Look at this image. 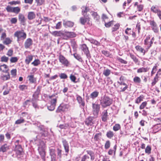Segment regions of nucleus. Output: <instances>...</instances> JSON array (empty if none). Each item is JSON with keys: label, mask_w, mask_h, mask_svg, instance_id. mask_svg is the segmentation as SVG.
Segmentation results:
<instances>
[{"label": "nucleus", "mask_w": 161, "mask_h": 161, "mask_svg": "<svg viewBox=\"0 0 161 161\" xmlns=\"http://www.w3.org/2000/svg\"><path fill=\"white\" fill-rule=\"evenodd\" d=\"M14 36L17 38V41L19 43L24 41L26 39L27 34L24 30H18L14 32Z\"/></svg>", "instance_id": "obj_1"}, {"label": "nucleus", "mask_w": 161, "mask_h": 161, "mask_svg": "<svg viewBox=\"0 0 161 161\" xmlns=\"http://www.w3.org/2000/svg\"><path fill=\"white\" fill-rule=\"evenodd\" d=\"M38 150L40 155L41 157L42 158L43 160H45L46 153L45 149L46 148L45 144L44 142L41 141L39 144L38 145Z\"/></svg>", "instance_id": "obj_2"}, {"label": "nucleus", "mask_w": 161, "mask_h": 161, "mask_svg": "<svg viewBox=\"0 0 161 161\" xmlns=\"http://www.w3.org/2000/svg\"><path fill=\"white\" fill-rule=\"evenodd\" d=\"M112 99L106 96H104L102 97L100 100V104L104 108L112 104Z\"/></svg>", "instance_id": "obj_3"}, {"label": "nucleus", "mask_w": 161, "mask_h": 161, "mask_svg": "<svg viewBox=\"0 0 161 161\" xmlns=\"http://www.w3.org/2000/svg\"><path fill=\"white\" fill-rule=\"evenodd\" d=\"M58 97V96L54 94L49 96V98L51 99L50 104V105L47 106V108L49 110L52 111L54 109Z\"/></svg>", "instance_id": "obj_4"}, {"label": "nucleus", "mask_w": 161, "mask_h": 161, "mask_svg": "<svg viewBox=\"0 0 161 161\" xmlns=\"http://www.w3.org/2000/svg\"><path fill=\"white\" fill-rule=\"evenodd\" d=\"M59 61L62 64L66 67L69 66V62L62 55L60 54L58 57Z\"/></svg>", "instance_id": "obj_5"}, {"label": "nucleus", "mask_w": 161, "mask_h": 161, "mask_svg": "<svg viewBox=\"0 0 161 161\" xmlns=\"http://www.w3.org/2000/svg\"><path fill=\"white\" fill-rule=\"evenodd\" d=\"M93 114L96 117H97L98 114L100 106V104L93 103L92 104Z\"/></svg>", "instance_id": "obj_6"}, {"label": "nucleus", "mask_w": 161, "mask_h": 161, "mask_svg": "<svg viewBox=\"0 0 161 161\" xmlns=\"http://www.w3.org/2000/svg\"><path fill=\"white\" fill-rule=\"evenodd\" d=\"M96 119L95 117L90 116L87 118L85 121V124L87 126H92L95 123Z\"/></svg>", "instance_id": "obj_7"}, {"label": "nucleus", "mask_w": 161, "mask_h": 161, "mask_svg": "<svg viewBox=\"0 0 161 161\" xmlns=\"http://www.w3.org/2000/svg\"><path fill=\"white\" fill-rule=\"evenodd\" d=\"M82 50L83 51L84 53L86 54V57L89 59L91 58V56L90 54L88 48L86 44H83L81 46Z\"/></svg>", "instance_id": "obj_8"}, {"label": "nucleus", "mask_w": 161, "mask_h": 161, "mask_svg": "<svg viewBox=\"0 0 161 161\" xmlns=\"http://www.w3.org/2000/svg\"><path fill=\"white\" fill-rule=\"evenodd\" d=\"M33 44V41L30 38H27L25 42L24 46L25 49L30 48Z\"/></svg>", "instance_id": "obj_9"}, {"label": "nucleus", "mask_w": 161, "mask_h": 161, "mask_svg": "<svg viewBox=\"0 0 161 161\" xmlns=\"http://www.w3.org/2000/svg\"><path fill=\"white\" fill-rule=\"evenodd\" d=\"M90 18L88 16H84L83 17H80V23L82 25H85L86 23L89 25H90L91 24L90 23Z\"/></svg>", "instance_id": "obj_10"}, {"label": "nucleus", "mask_w": 161, "mask_h": 161, "mask_svg": "<svg viewBox=\"0 0 161 161\" xmlns=\"http://www.w3.org/2000/svg\"><path fill=\"white\" fill-rule=\"evenodd\" d=\"M49 151L52 161H55L56 157L55 149L53 148H50Z\"/></svg>", "instance_id": "obj_11"}, {"label": "nucleus", "mask_w": 161, "mask_h": 161, "mask_svg": "<svg viewBox=\"0 0 161 161\" xmlns=\"http://www.w3.org/2000/svg\"><path fill=\"white\" fill-rule=\"evenodd\" d=\"M117 82L119 84V87L121 89L120 91L121 92L125 91L128 87V86L125 83L124 81H118Z\"/></svg>", "instance_id": "obj_12"}, {"label": "nucleus", "mask_w": 161, "mask_h": 161, "mask_svg": "<svg viewBox=\"0 0 161 161\" xmlns=\"http://www.w3.org/2000/svg\"><path fill=\"white\" fill-rule=\"evenodd\" d=\"M76 99L78 103L80 104V107H81V108L84 109V107L85 106V103L81 97L79 95H77Z\"/></svg>", "instance_id": "obj_13"}, {"label": "nucleus", "mask_w": 161, "mask_h": 161, "mask_svg": "<svg viewBox=\"0 0 161 161\" xmlns=\"http://www.w3.org/2000/svg\"><path fill=\"white\" fill-rule=\"evenodd\" d=\"M42 88V86H39L37 87L36 91L35 92L33 95V98H32L36 99L38 98V95L40 93Z\"/></svg>", "instance_id": "obj_14"}, {"label": "nucleus", "mask_w": 161, "mask_h": 161, "mask_svg": "<svg viewBox=\"0 0 161 161\" xmlns=\"http://www.w3.org/2000/svg\"><path fill=\"white\" fill-rule=\"evenodd\" d=\"M62 143L63 146L64 147L65 152L66 153V155H67L69 151V146L68 142L65 139H63L62 140Z\"/></svg>", "instance_id": "obj_15"}, {"label": "nucleus", "mask_w": 161, "mask_h": 161, "mask_svg": "<svg viewBox=\"0 0 161 161\" xmlns=\"http://www.w3.org/2000/svg\"><path fill=\"white\" fill-rule=\"evenodd\" d=\"M101 119L103 122L106 121L108 119V115L107 110H104L101 114Z\"/></svg>", "instance_id": "obj_16"}, {"label": "nucleus", "mask_w": 161, "mask_h": 161, "mask_svg": "<svg viewBox=\"0 0 161 161\" xmlns=\"http://www.w3.org/2000/svg\"><path fill=\"white\" fill-rule=\"evenodd\" d=\"M10 149V146L7 143L2 145L0 147V152L4 153Z\"/></svg>", "instance_id": "obj_17"}, {"label": "nucleus", "mask_w": 161, "mask_h": 161, "mask_svg": "<svg viewBox=\"0 0 161 161\" xmlns=\"http://www.w3.org/2000/svg\"><path fill=\"white\" fill-rule=\"evenodd\" d=\"M38 129L40 131V133L42 136L45 137L47 136V132L44 129L43 127L39 126L38 127Z\"/></svg>", "instance_id": "obj_18"}, {"label": "nucleus", "mask_w": 161, "mask_h": 161, "mask_svg": "<svg viewBox=\"0 0 161 161\" xmlns=\"http://www.w3.org/2000/svg\"><path fill=\"white\" fill-rule=\"evenodd\" d=\"M15 150L17 156L21 154L22 151V148L20 145H19L15 146Z\"/></svg>", "instance_id": "obj_19"}, {"label": "nucleus", "mask_w": 161, "mask_h": 161, "mask_svg": "<svg viewBox=\"0 0 161 161\" xmlns=\"http://www.w3.org/2000/svg\"><path fill=\"white\" fill-rule=\"evenodd\" d=\"M18 19L21 24L24 25L26 19L24 15L21 13H19L18 15Z\"/></svg>", "instance_id": "obj_20"}, {"label": "nucleus", "mask_w": 161, "mask_h": 161, "mask_svg": "<svg viewBox=\"0 0 161 161\" xmlns=\"http://www.w3.org/2000/svg\"><path fill=\"white\" fill-rule=\"evenodd\" d=\"M36 15L34 12L31 11L28 13L27 15L28 19L29 20H32L36 18Z\"/></svg>", "instance_id": "obj_21"}, {"label": "nucleus", "mask_w": 161, "mask_h": 161, "mask_svg": "<svg viewBox=\"0 0 161 161\" xmlns=\"http://www.w3.org/2000/svg\"><path fill=\"white\" fill-rule=\"evenodd\" d=\"M33 57V56L31 54L27 55L26 57L25 60V63L27 65H28L32 61Z\"/></svg>", "instance_id": "obj_22"}, {"label": "nucleus", "mask_w": 161, "mask_h": 161, "mask_svg": "<svg viewBox=\"0 0 161 161\" xmlns=\"http://www.w3.org/2000/svg\"><path fill=\"white\" fill-rule=\"evenodd\" d=\"M82 14L84 16H85L86 14V13L89 11V9L88 7L86 6H83L82 8Z\"/></svg>", "instance_id": "obj_23"}, {"label": "nucleus", "mask_w": 161, "mask_h": 161, "mask_svg": "<svg viewBox=\"0 0 161 161\" xmlns=\"http://www.w3.org/2000/svg\"><path fill=\"white\" fill-rule=\"evenodd\" d=\"M62 31H54L51 32V34L55 37L60 36L61 37Z\"/></svg>", "instance_id": "obj_24"}, {"label": "nucleus", "mask_w": 161, "mask_h": 161, "mask_svg": "<svg viewBox=\"0 0 161 161\" xmlns=\"http://www.w3.org/2000/svg\"><path fill=\"white\" fill-rule=\"evenodd\" d=\"M99 94L98 92L97 91H95L90 94V97L92 99H94L98 96Z\"/></svg>", "instance_id": "obj_25"}, {"label": "nucleus", "mask_w": 161, "mask_h": 161, "mask_svg": "<svg viewBox=\"0 0 161 161\" xmlns=\"http://www.w3.org/2000/svg\"><path fill=\"white\" fill-rule=\"evenodd\" d=\"M91 13L94 19L96 21H97L99 20L100 18V17L97 12L92 11L91 12Z\"/></svg>", "instance_id": "obj_26"}, {"label": "nucleus", "mask_w": 161, "mask_h": 161, "mask_svg": "<svg viewBox=\"0 0 161 161\" xmlns=\"http://www.w3.org/2000/svg\"><path fill=\"white\" fill-rule=\"evenodd\" d=\"M161 130V124H157L155 125L153 127V130L155 132H158Z\"/></svg>", "instance_id": "obj_27"}, {"label": "nucleus", "mask_w": 161, "mask_h": 161, "mask_svg": "<svg viewBox=\"0 0 161 161\" xmlns=\"http://www.w3.org/2000/svg\"><path fill=\"white\" fill-rule=\"evenodd\" d=\"M8 70V66L4 64L0 65V71L7 72Z\"/></svg>", "instance_id": "obj_28"}, {"label": "nucleus", "mask_w": 161, "mask_h": 161, "mask_svg": "<svg viewBox=\"0 0 161 161\" xmlns=\"http://www.w3.org/2000/svg\"><path fill=\"white\" fill-rule=\"evenodd\" d=\"M117 148V145H115L114 146V147L113 149H110L108 151V153L109 155H112L114 153V154H115L116 151V150Z\"/></svg>", "instance_id": "obj_29"}, {"label": "nucleus", "mask_w": 161, "mask_h": 161, "mask_svg": "<svg viewBox=\"0 0 161 161\" xmlns=\"http://www.w3.org/2000/svg\"><path fill=\"white\" fill-rule=\"evenodd\" d=\"M87 40L91 43L94 44L97 46H98L100 45V43L99 42L92 38H89Z\"/></svg>", "instance_id": "obj_30"}, {"label": "nucleus", "mask_w": 161, "mask_h": 161, "mask_svg": "<svg viewBox=\"0 0 161 161\" xmlns=\"http://www.w3.org/2000/svg\"><path fill=\"white\" fill-rule=\"evenodd\" d=\"M102 136V133L99 132L96 133L94 136V139L95 141H99L100 138H101Z\"/></svg>", "instance_id": "obj_31"}, {"label": "nucleus", "mask_w": 161, "mask_h": 161, "mask_svg": "<svg viewBox=\"0 0 161 161\" xmlns=\"http://www.w3.org/2000/svg\"><path fill=\"white\" fill-rule=\"evenodd\" d=\"M27 78L29 82L31 83H33L36 81V79L34 78V76L33 75H28Z\"/></svg>", "instance_id": "obj_32"}, {"label": "nucleus", "mask_w": 161, "mask_h": 161, "mask_svg": "<svg viewBox=\"0 0 161 161\" xmlns=\"http://www.w3.org/2000/svg\"><path fill=\"white\" fill-rule=\"evenodd\" d=\"M41 63V62L39 59H35L31 63V64L34 66H37L40 65Z\"/></svg>", "instance_id": "obj_33"}, {"label": "nucleus", "mask_w": 161, "mask_h": 161, "mask_svg": "<svg viewBox=\"0 0 161 161\" xmlns=\"http://www.w3.org/2000/svg\"><path fill=\"white\" fill-rule=\"evenodd\" d=\"M158 75H159L157 73L155 77H154L153 80V82L152 83V86L155 85L156 83L158 81V78L159 77V76H158Z\"/></svg>", "instance_id": "obj_34"}, {"label": "nucleus", "mask_w": 161, "mask_h": 161, "mask_svg": "<svg viewBox=\"0 0 161 161\" xmlns=\"http://www.w3.org/2000/svg\"><path fill=\"white\" fill-rule=\"evenodd\" d=\"M145 44L146 45H148L147 47L149 48L151 46V44L153 43L151 41H150V38H147L144 41Z\"/></svg>", "instance_id": "obj_35"}, {"label": "nucleus", "mask_w": 161, "mask_h": 161, "mask_svg": "<svg viewBox=\"0 0 161 161\" xmlns=\"http://www.w3.org/2000/svg\"><path fill=\"white\" fill-rule=\"evenodd\" d=\"M87 153L90 155L91 157V159L92 161H93L95 158L94 153L91 151H86Z\"/></svg>", "instance_id": "obj_36"}, {"label": "nucleus", "mask_w": 161, "mask_h": 161, "mask_svg": "<svg viewBox=\"0 0 161 161\" xmlns=\"http://www.w3.org/2000/svg\"><path fill=\"white\" fill-rule=\"evenodd\" d=\"M74 57L78 61L80 62H83V60L80 56L77 53H75L73 54Z\"/></svg>", "instance_id": "obj_37"}, {"label": "nucleus", "mask_w": 161, "mask_h": 161, "mask_svg": "<svg viewBox=\"0 0 161 161\" xmlns=\"http://www.w3.org/2000/svg\"><path fill=\"white\" fill-rule=\"evenodd\" d=\"M64 108L62 105H60L57 108L56 112L57 113H60L64 111Z\"/></svg>", "instance_id": "obj_38"}, {"label": "nucleus", "mask_w": 161, "mask_h": 161, "mask_svg": "<svg viewBox=\"0 0 161 161\" xmlns=\"http://www.w3.org/2000/svg\"><path fill=\"white\" fill-rule=\"evenodd\" d=\"M65 27H72L74 25V23L70 21H67L64 23Z\"/></svg>", "instance_id": "obj_39"}, {"label": "nucleus", "mask_w": 161, "mask_h": 161, "mask_svg": "<svg viewBox=\"0 0 161 161\" xmlns=\"http://www.w3.org/2000/svg\"><path fill=\"white\" fill-rule=\"evenodd\" d=\"M19 88L20 91H25L26 90L28 89L27 86L23 85H19Z\"/></svg>", "instance_id": "obj_40"}, {"label": "nucleus", "mask_w": 161, "mask_h": 161, "mask_svg": "<svg viewBox=\"0 0 161 161\" xmlns=\"http://www.w3.org/2000/svg\"><path fill=\"white\" fill-rule=\"evenodd\" d=\"M31 101L30 100H27L23 103V107L25 108H28L30 105V103Z\"/></svg>", "instance_id": "obj_41"}, {"label": "nucleus", "mask_w": 161, "mask_h": 161, "mask_svg": "<svg viewBox=\"0 0 161 161\" xmlns=\"http://www.w3.org/2000/svg\"><path fill=\"white\" fill-rule=\"evenodd\" d=\"M20 10V8L19 7H14L13 8V13L17 14L19 13Z\"/></svg>", "instance_id": "obj_42"}, {"label": "nucleus", "mask_w": 161, "mask_h": 161, "mask_svg": "<svg viewBox=\"0 0 161 161\" xmlns=\"http://www.w3.org/2000/svg\"><path fill=\"white\" fill-rule=\"evenodd\" d=\"M1 78L4 81H6L9 80L10 78V76L9 73L7 75H3L1 76Z\"/></svg>", "instance_id": "obj_43"}, {"label": "nucleus", "mask_w": 161, "mask_h": 161, "mask_svg": "<svg viewBox=\"0 0 161 161\" xmlns=\"http://www.w3.org/2000/svg\"><path fill=\"white\" fill-rule=\"evenodd\" d=\"M111 73V70L108 69H107L104 70L103 72V74L106 76H109Z\"/></svg>", "instance_id": "obj_44"}, {"label": "nucleus", "mask_w": 161, "mask_h": 161, "mask_svg": "<svg viewBox=\"0 0 161 161\" xmlns=\"http://www.w3.org/2000/svg\"><path fill=\"white\" fill-rule=\"evenodd\" d=\"M61 37L64 39H68L67 32H64L62 31Z\"/></svg>", "instance_id": "obj_45"}, {"label": "nucleus", "mask_w": 161, "mask_h": 161, "mask_svg": "<svg viewBox=\"0 0 161 161\" xmlns=\"http://www.w3.org/2000/svg\"><path fill=\"white\" fill-rule=\"evenodd\" d=\"M69 126L68 124H64L60 125L59 126H57L61 129H66L68 128Z\"/></svg>", "instance_id": "obj_46"}, {"label": "nucleus", "mask_w": 161, "mask_h": 161, "mask_svg": "<svg viewBox=\"0 0 161 161\" xmlns=\"http://www.w3.org/2000/svg\"><path fill=\"white\" fill-rule=\"evenodd\" d=\"M151 147L150 146L148 145L145 149V152L148 154H149L151 153Z\"/></svg>", "instance_id": "obj_47"}, {"label": "nucleus", "mask_w": 161, "mask_h": 161, "mask_svg": "<svg viewBox=\"0 0 161 161\" xmlns=\"http://www.w3.org/2000/svg\"><path fill=\"white\" fill-rule=\"evenodd\" d=\"M114 136V134L113 132L111 131H109L107 133L106 136L108 138H111L113 137Z\"/></svg>", "instance_id": "obj_48"}, {"label": "nucleus", "mask_w": 161, "mask_h": 161, "mask_svg": "<svg viewBox=\"0 0 161 161\" xmlns=\"http://www.w3.org/2000/svg\"><path fill=\"white\" fill-rule=\"evenodd\" d=\"M68 38H73L76 36V34L74 32H67Z\"/></svg>", "instance_id": "obj_49"}, {"label": "nucleus", "mask_w": 161, "mask_h": 161, "mask_svg": "<svg viewBox=\"0 0 161 161\" xmlns=\"http://www.w3.org/2000/svg\"><path fill=\"white\" fill-rule=\"evenodd\" d=\"M12 42V41L8 38H6L5 39L4 41L3 42V43L6 45H8L10 44Z\"/></svg>", "instance_id": "obj_50"}, {"label": "nucleus", "mask_w": 161, "mask_h": 161, "mask_svg": "<svg viewBox=\"0 0 161 161\" xmlns=\"http://www.w3.org/2000/svg\"><path fill=\"white\" fill-rule=\"evenodd\" d=\"M57 158H60L62 157V150L59 148L57 149Z\"/></svg>", "instance_id": "obj_51"}, {"label": "nucleus", "mask_w": 161, "mask_h": 161, "mask_svg": "<svg viewBox=\"0 0 161 161\" xmlns=\"http://www.w3.org/2000/svg\"><path fill=\"white\" fill-rule=\"evenodd\" d=\"M8 4L11 5H16L17 4H20L21 3V2L20 1H12L8 2Z\"/></svg>", "instance_id": "obj_52"}, {"label": "nucleus", "mask_w": 161, "mask_h": 161, "mask_svg": "<svg viewBox=\"0 0 161 161\" xmlns=\"http://www.w3.org/2000/svg\"><path fill=\"white\" fill-rule=\"evenodd\" d=\"M110 141L109 140L106 141L104 145L105 148L106 149H108L110 147Z\"/></svg>", "instance_id": "obj_53"}, {"label": "nucleus", "mask_w": 161, "mask_h": 161, "mask_svg": "<svg viewBox=\"0 0 161 161\" xmlns=\"http://www.w3.org/2000/svg\"><path fill=\"white\" fill-rule=\"evenodd\" d=\"M120 128V125L119 124H115L113 127V130L115 131L119 130Z\"/></svg>", "instance_id": "obj_54"}, {"label": "nucleus", "mask_w": 161, "mask_h": 161, "mask_svg": "<svg viewBox=\"0 0 161 161\" xmlns=\"http://www.w3.org/2000/svg\"><path fill=\"white\" fill-rule=\"evenodd\" d=\"M119 24H117L114 25V26L112 28V32L118 30L119 27Z\"/></svg>", "instance_id": "obj_55"}, {"label": "nucleus", "mask_w": 161, "mask_h": 161, "mask_svg": "<svg viewBox=\"0 0 161 161\" xmlns=\"http://www.w3.org/2000/svg\"><path fill=\"white\" fill-rule=\"evenodd\" d=\"M37 3V6H40L42 5L44 2L45 0H35Z\"/></svg>", "instance_id": "obj_56"}, {"label": "nucleus", "mask_w": 161, "mask_h": 161, "mask_svg": "<svg viewBox=\"0 0 161 161\" xmlns=\"http://www.w3.org/2000/svg\"><path fill=\"white\" fill-rule=\"evenodd\" d=\"M14 7H11L9 5H8L6 8V9L8 12H13V8Z\"/></svg>", "instance_id": "obj_57"}, {"label": "nucleus", "mask_w": 161, "mask_h": 161, "mask_svg": "<svg viewBox=\"0 0 161 161\" xmlns=\"http://www.w3.org/2000/svg\"><path fill=\"white\" fill-rule=\"evenodd\" d=\"M35 99L34 98H32L31 100V102L32 103L33 107L36 109L38 108V107L37 103L35 102L34 100Z\"/></svg>", "instance_id": "obj_58"}, {"label": "nucleus", "mask_w": 161, "mask_h": 161, "mask_svg": "<svg viewBox=\"0 0 161 161\" xmlns=\"http://www.w3.org/2000/svg\"><path fill=\"white\" fill-rule=\"evenodd\" d=\"M25 121L24 119L21 118L20 119L17 120L15 122V124H19L22 123H23Z\"/></svg>", "instance_id": "obj_59"}, {"label": "nucleus", "mask_w": 161, "mask_h": 161, "mask_svg": "<svg viewBox=\"0 0 161 161\" xmlns=\"http://www.w3.org/2000/svg\"><path fill=\"white\" fill-rule=\"evenodd\" d=\"M10 23L12 24H16L17 21V19L16 18H11L10 20Z\"/></svg>", "instance_id": "obj_60"}, {"label": "nucleus", "mask_w": 161, "mask_h": 161, "mask_svg": "<svg viewBox=\"0 0 161 161\" xmlns=\"http://www.w3.org/2000/svg\"><path fill=\"white\" fill-rule=\"evenodd\" d=\"M18 60V58L17 57H12L10 59L11 63H14L17 62Z\"/></svg>", "instance_id": "obj_61"}, {"label": "nucleus", "mask_w": 161, "mask_h": 161, "mask_svg": "<svg viewBox=\"0 0 161 161\" xmlns=\"http://www.w3.org/2000/svg\"><path fill=\"white\" fill-rule=\"evenodd\" d=\"M89 158V157L88 156L85 155L81 158V161H87Z\"/></svg>", "instance_id": "obj_62"}, {"label": "nucleus", "mask_w": 161, "mask_h": 161, "mask_svg": "<svg viewBox=\"0 0 161 161\" xmlns=\"http://www.w3.org/2000/svg\"><path fill=\"white\" fill-rule=\"evenodd\" d=\"M59 77L61 79H66L68 77L67 75L64 73H61L59 75Z\"/></svg>", "instance_id": "obj_63"}, {"label": "nucleus", "mask_w": 161, "mask_h": 161, "mask_svg": "<svg viewBox=\"0 0 161 161\" xmlns=\"http://www.w3.org/2000/svg\"><path fill=\"white\" fill-rule=\"evenodd\" d=\"M133 80L135 83H140L141 80L139 77L136 76L134 78Z\"/></svg>", "instance_id": "obj_64"}]
</instances>
